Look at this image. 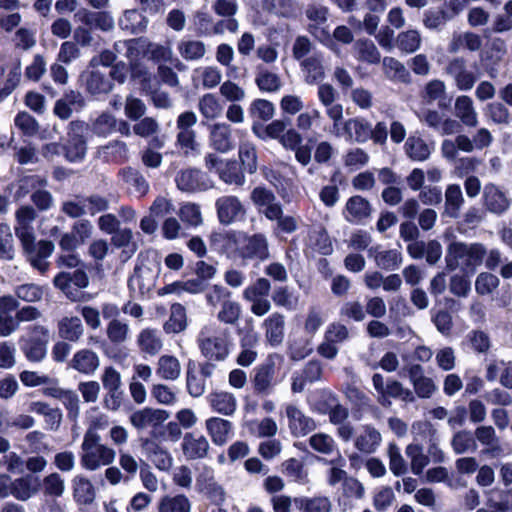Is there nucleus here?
Here are the masks:
<instances>
[{
  "instance_id": "nucleus-1",
  "label": "nucleus",
  "mask_w": 512,
  "mask_h": 512,
  "mask_svg": "<svg viewBox=\"0 0 512 512\" xmlns=\"http://www.w3.org/2000/svg\"><path fill=\"white\" fill-rule=\"evenodd\" d=\"M487 251L481 243L452 242L445 257L449 270L460 269L466 274H473L479 267Z\"/></svg>"
},
{
  "instance_id": "nucleus-2",
  "label": "nucleus",
  "mask_w": 512,
  "mask_h": 512,
  "mask_svg": "<svg viewBox=\"0 0 512 512\" xmlns=\"http://www.w3.org/2000/svg\"><path fill=\"white\" fill-rule=\"evenodd\" d=\"M200 352L207 361H224L231 347L230 332L217 324L205 325L197 338Z\"/></svg>"
},
{
  "instance_id": "nucleus-3",
  "label": "nucleus",
  "mask_w": 512,
  "mask_h": 512,
  "mask_svg": "<svg viewBox=\"0 0 512 512\" xmlns=\"http://www.w3.org/2000/svg\"><path fill=\"white\" fill-rule=\"evenodd\" d=\"M114 448L104 444L101 436L83 437L81 443L80 464L88 471H96L111 465L116 459Z\"/></svg>"
},
{
  "instance_id": "nucleus-4",
  "label": "nucleus",
  "mask_w": 512,
  "mask_h": 512,
  "mask_svg": "<svg viewBox=\"0 0 512 512\" xmlns=\"http://www.w3.org/2000/svg\"><path fill=\"white\" fill-rule=\"evenodd\" d=\"M23 250V254L26 257L30 265L44 274L50 267L48 258L54 251V244L48 240L35 241V235L27 236L26 232H20L19 238Z\"/></svg>"
},
{
  "instance_id": "nucleus-5",
  "label": "nucleus",
  "mask_w": 512,
  "mask_h": 512,
  "mask_svg": "<svg viewBox=\"0 0 512 512\" xmlns=\"http://www.w3.org/2000/svg\"><path fill=\"white\" fill-rule=\"evenodd\" d=\"M330 133L336 138H344L348 142L366 143L371 138V122L364 117L338 120L332 123Z\"/></svg>"
},
{
  "instance_id": "nucleus-6",
  "label": "nucleus",
  "mask_w": 512,
  "mask_h": 512,
  "mask_svg": "<svg viewBox=\"0 0 512 512\" xmlns=\"http://www.w3.org/2000/svg\"><path fill=\"white\" fill-rule=\"evenodd\" d=\"M211 247L216 251L225 254L228 258H240L242 244L246 234L235 230L214 231L210 235Z\"/></svg>"
},
{
  "instance_id": "nucleus-7",
  "label": "nucleus",
  "mask_w": 512,
  "mask_h": 512,
  "mask_svg": "<svg viewBox=\"0 0 512 512\" xmlns=\"http://www.w3.org/2000/svg\"><path fill=\"white\" fill-rule=\"evenodd\" d=\"M204 160L207 169L210 171L214 170L225 183L234 185L243 184L244 175L236 161L222 159L213 153L207 154Z\"/></svg>"
},
{
  "instance_id": "nucleus-8",
  "label": "nucleus",
  "mask_w": 512,
  "mask_h": 512,
  "mask_svg": "<svg viewBox=\"0 0 512 512\" xmlns=\"http://www.w3.org/2000/svg\"><path fill=\"white\" fill-rule=\"evenodd\" d=\"M88 126L83 121H72L69 124L68 139L65 146V156L70 162L82 160L86 154V140Z\"/></svg>"
},
{
  "instance_id": "nucleus-9",
  "label": "nucleus",
  "mask_w": 512,
  "mask_h": 512,
  "mask_svg": "<svg viewBox=\"0 0 512 512\" xmlns=\"http://www.w3.org/2000/svg\"><path fill=\"white\" fill-rule=\"evenodd\" d=\"M149 49V40L147 38H134L129 40H120L115 42L114 50L116 53L125 56L130 64L132 73L140 64V61L147 58Z\"/></svg>"
},
{
  "instance_id": "nucleus-10",
  "label": "nucleus",
  "mask_w": 512,
  "mask_h": 512,
  "mask_svg": "<svg viewBox=\"0 0 512 512\" xmlns=\"http://www.w3.org/2000/svg\"><path fill=\"white\" fill-rule=\"evenodd\" d=\"M53 283L69 299L76 301L78 299V291H74L73 286L78 289H84L89 285V278L84 270L78 269L74 272H60L55 276Z\"/></svg>"
},
{
  "instance_id": "nucleus-11",
  "label": "nucleus",
  "mask_w": 512,
  "mask_h": 512,
  "mask_svg": "<svg viewBox=\"0 0 512 512\" xmlns=\"http://www.w3.org/2000/svg\"><path fill=\"white\" fill-rule=\"evenodd\" d=\"M415 394L422 399H428L437 391V385L430 377L425 376L420 364H410L405 367Z\"/></svg>"
},
{
  "instance_id": "nucleus-12",
  "label": "nucleus",
  "mask_w": 512,
  "mask_h": 512,
  "mask_svg": "<svg viewBox=\"0 0 512 512\" xmlns=\"http://www.w3.org/2000/svg\"><path fill=\"white\" fill-rule=\"evenodd\" d=\"M270 257L268 240L263 234L247 236L242 244L240 258L245 260L257 259L265 261Z\"/></svg>"
},
{
  "instance_id": "nucleus-13",
  "label": "nucleus",
  "mask_w": 512,
  "mask_h": 512,
  "mask_svg": "<svg viewBox=\"0 0 512 512\" xmlns=\"http://www.w3.org/2000/svg\"><path fill=\"white\" fill-rule=\"evenodd\" d=\"M183 455L188 460L204 459L210 451V443L204 435L186 433L181 443Z\"/></svg>"
},
{
  "instance_id": "nucleus-14",
  "label": "nucleus",
  "mask_w": 512,
  "mask_h": 512,
  "mask_svg": "<svg viewBox=\"0 0 512 512\" xmlns=\"http://www.w3.org/2000/svg\"><path fill=\"white\" fill-rule=\"evenodd\" d=\"M382 443V435L372 425H363L360 427L354 438L355 448L362 454H374Z\"/></svg>"
},
{
  "instance_id": "nucleus-15",
  "label": "nucleus",
  "mask_w": 512,
  "mask_h": 512,
  "mask_svg": "<svg viewBox=\"0 0 512 512\" xmlns=\"http://www.w3.org/2000/svg\"><path fill=\"white\" fill-rule=\"evenodd\" d=\"M176 183L183 192L205 191L213 187L206 174L197 169L182 171L176 177Z\"/></svg>"
},
{
  "instance_id": "nucleus-16",
  "label": "nucleus",
  "mask_w": 512,
  "mask_h": 512,
  "mask_svg": "<svg viewBox=\"0 0 512 512\" xmlns=\"http://www.w3.org/2000/svg\"><path fill=\"white\" fill-rule=\"evenodd\" d=\"M317 97L321 105L325 108L327 117L333 122L343 120V106L335 103L337 91L328 83H322L318 86Z\"/></svg>"
},
{
  "instance_id": "nucleus-17",
  "label": "nucleus",
  "mask_w": 512,
  "mask_h": 512,
  "mask_svg": "<svg viewBox=\"0 0 512 512\" xmlns=\"http://www.w3.org/2000/svg\"><path fill=\"white\" fill-rule=\"evenodd\" d=\"M158 278V272L151 267L142 265L136 267L134 273L128 281L129 288L138 292L140 295H146L153 290Z\"/></svg>"
},
{
  "instance_id": "nucleus-18",
  "label": "nucleus",
  "mask_w": 512,
  "mask_h": 512,
  "mask_svg": "<svg viewBox=\"0 0 512 512\" xmlns=\"http://www.w3.org/2000/svg\"><path fill=\"white\" fill-rule=\"evenodd\" d=\"M166 410L158 408L145 407L133 412L129 421L136 429H145L149 426L156 427L169 418Z\"/></svg>"
},
{
  "instance_id": "nucleus-19",
  "label": "nucleus",
  "mask_w": 512,
  "mask_h": 512,
  "mask_svg": "<svg viewBox=\"0 0 512 512\" xmlns=\"http://www.w3.org/2000/svg\"><path fill=\"white\" fill-rule=\"evenodd\" d=\"M285 413L290 432L296 437L304 436L316 428L315 421L294 404H288L285 407Z\"/></svg>"
},
{
  "instance_id": "nucleus-20",
  "label": "nucleus",
  "mask_w": 512,
  "mask_h": 512,
  "mask_svg": "<svg viewBox=\"0 0 512 512\" xmlns=\"http://www.w3.org/2000/svg\"><path fill=\"white\" fill-rule=\"evenodd\" d=\"M209 145L220 153H227L234 148L232 129L227 123H214L209 126Z\"/></svg>"
},
{
  "instance_id": "nucleus-21",
  "label": "nucleus",
  "mask_w": 512,
  "mask_h": 512,
  "mask_svg": "<svg viewBox=\"0 0 512 512\" xmlns=\"http://www.w3.org/2000/svg\"><path fill=\"white\" fill-rule=\"evenodd\" d=\"M446 72L455 81L459 90L468 91L473 88L476 82L474 73L466 69V62L462 58H455L446 67Z\"/></svg>"
},
{
  "instance_id": "nucleus-22",
  "label": "nucleus",
  "mask_w": 512,
  "mask_h": 512,
  "mask_svg": "<svg viewBox=\"0 0 512 512\" xmlns=\"http://www.w3.org/2000/svg\"><path fill=\"white\" fill-rule=\"evenodd\" d=\"M100 366L98 354L91 349H81L77 351L69 362V367L77 372L91 376Z\"/></svg>"
},
{
  "instance_id": "nucleus-23",
  "label": "nucleus",
  "mask_w": 512,
  "mask_h": 512,
  "mask_svg": "<svg viewBox=\"0 0 512 512\" xmlns=\"http://www.w3.org/2000/svg\"><path fill=\"white\" fill-rule=\"evenodd\" d=\"M252 384L255 393L262 395L270 394L275 384L274 363L268 362L257 366L254 369Z\"/></svg>"
},
{
  "instance_id": "nucleus-24",
  "label": "nucleus",
  "mask_w": 512,
  "mask_h": 512,
  "mask_svg": "<svg viewBox=\"0 0 512 512\" xmlns=\"http://www.w3.org/2000/svg\"><path fill=\"white\" fill-rule=\"evenodd\" d=\"M368 256L383 270H395L402 263V253L397 249L386 250L381 246H374L369 248Z\"/></svg>"
},
{
  "instance_id": "nucleus-25",
  "label": "nucleus",
  "mask_w": 512,
  "mask_h": 512,
  "mask_svg": "<svg viewBox=\"0 0 512 512\" xmlns=\"http://www.w3.org/2000/svg\"><path fill=\"white\" fill-rule=\"evenodd\" d=\"M207 434L216 446H224L232 434V423L229 420L211 417L205 421Z\"/></svg>"
},
{
  "instance_id": "nucleus-26",
  "label": "nucleus",
  "mask_w": 512,
  "mask_h": 512,
  "mask_svg": "<svg viewBox=\"0 0 512 512\" xmlns=\"http://www.w3.org/2000/svg\"><path fill=\"white\" fill-rule=\"evenodd\" d=\"M266 341L273 347L279 346L284 340L285 317L278 312L268 316L263 324Z\"/></svg>"
},
{
  "instance_id": "nucleus-27",
  "label": "nucleus",
  "mask_w": 512,
  "mask_h": 512,
  "mask_svg": "<svg viewBox=\"0 0 512 512\" xmlns=\"http://www.w3.org/2000/svg\"><path fill=\"white\" fill-rule=\"evenodd\" d=\"M300 67L304 73V80L309 85L319 83L325 77L323 56L321 53H312L301 61Z\"/></svg>"
},
{
  "instance_id": "nucleus-28",
  "label": "nucleus",
  "mask_w": 512,
  "mask_h": 512,
  "mask_svg": "<svg viewBox=\"0 0 512 512\" xmlns=\"http://www.w3.org/2000/svg\"><path fill=\"white\" fill-rule=\"evenodd\" d=\"M111 244L113 247L122 249L120 259L128 261L138 250V245L134 241V234L130 228H122L111 234Z\"/></svg>"
},
{
  "instance_id": "nucleus-29",
  "label": "nucleus",
  "mask_w": 512,
  "mask_h": 512,
  "mask_svg": "<svg viewBox=\"0 0 512 512\" xmlns=\"http://www.w3.org/2000/svg\"><path fill=\"white\" fill-rule=\"evenodd\" d=\"M39 491V479L30 474L10 483V495L20 501H27Z\"/></svg>"
},
{
  "instance_id": "nucleus-30",
  "label": "nucleus",
  "mask_w": 512,
  "mask_h": 512,
  "mask_svg": "<svg viewBox=\"0 0 512 512\" xmlns=\"http://www.w3.org/2000/svg\"><path fill=\"white\" fill-rule=\"evenodd\" d=\"M206 289V283L201 279H189L186 281H175L171 284H168L161 288L158 291L160 296L175 294L177 296H182L184 293L188 294H199L202 293Z\"/></svg>"
},
{
  "instance_id": "nucleus-31",
  "label": "nucleus",
  "mask_w": 512,
  "mask_h": 512,
  "mask_svg": "<svg viewBox=\"0 0 512 512\" xmlns=\"http://www.w3.org/2000/svg\"><path fill=\"white\" fill-rule=\"evenodd\" d=\"M119 27L129 34H141L148 25V19L137 9H128L118 20Z\"/></svg>"
},
{
  "instance_id": "nucleus-32",
  "label": "nucleus",
  "mask_w": 512,
  "mask_h": 512,
  "mask_svg": "<svg viewBox=\"0 0 512 512\" xmlns=\"http://www.w3.org/2000/svg\"><path fill=\"white\" fill-rule=\"evenodd\" d=\"M137 345L142 353L154 356L163 348V341L158 330L145 328L137 336Z\"/></svg>"
},
{
  "instance_id": "nucleus-33",
  "label": "nucleus",
  "mask_w": 512,
  "mask_h": 512,
  "mask_svg": "<svg viewBox=\"0 0 512 512\" xmlns=\"http://www.w3.org/2000/svg\"><path fill=\"white\" fill-rule=\"evenodd\" d=\"M181 363L173 355H162L156 363V375L166 381H176L181 375Z\"/></svg>"
},
{
  "instance_id": "nucleus-34",
  "label": "nucleus",
  "mask_w": 512,
  "mask_h": 512,
  "mask_svg": "<svg viewBox=\"0 0 512 512\" xmlns=\"http://www.w3.org/2000/svg\"><path fill=\"white\" fill-rule=\"evenodd\" d=\"M455 115L468 127H475L478 124V114L475 110L473 100L466 95H461L455 100Z\"/></svg>"
},
{
  "instance_id": "nucleus-35",
  "label": "nucleus",
  "mask_w": 512,
  "mask_h": 512,
  "mask_svg": "<svg viewBox=\"0 0 512 512\" xmlns=\"http://www.w3.org/2000/svg\"><path fill=\"white\" fill-rule=\"evenodd\" d=\"M218 217L222 224H230L242 213V205L234 196H225L217 201Z\"/></svg>"
},
{
  "instance_id": "nucleus-36",
  "label": "nucleus",
  "mask_w": 512,
  "mask_h": 512,
  "mask_svg": "<svg viewBox=\"0 0 512 512\" xmlns=\"http://www.w3.org/2000/svg\"><path fill=\"white\" fill-rule=\"evenodd\" d=\"M371 213L369 202L359 195L351 197L346 204L345 218L352 223H358L368 218Z\"/></svg>"
},
{
  "instance_id": "nucleus-37",
  "label": "nucleus",
  "mask_w": 512,
  "mask_h": 512,
  "mask_svg": "<svg viewBox=\"0 0 512 512\" xmlns=\"http://www.w3.org/2000/svg\"><path fill=\"white\" fill-rule=\"evenodd\" d=\"M85 84L87 91L92 95L108 94L113 89L111 80L95 68L87 74Z\"/></svg>"
},
{
  "instance_id": "nucleus-38",
  "label": "nucleus",
  "mask_w": 512,
  "mask_h": 512,
  "mask_svg": "<svg viewBox=\"0 0 512 512\" xmlns=\"http://www.w3.org/2000/svg\"><path fill=\"white\" fill-rule=\"evenodd\" d=\"M84 327L77 316L63 317L58 322L59 336L71 342H77L83 335Z\"/></svg>"
},
{
  "instance_id": "nucleus-39",
  "label": "nucleus",
  "mask_w": 512,
  "mask_h": 512,
  "mask_svg": "<svg viewBox=\"0 0 512 512\" xmlns=\"http://www.w3.org/2000/svg\"><path fill=\"white\" fill-rule=\"evenodd\" d=\"M208 401L212 409L223 415H232L237 406L236 398L232 393L219 391L209 395Z\"/></svg>"
},
{
  "instance_id": "nucleus-40",
  "label": "nucleus",
  "mask_w": 512,
  "mask_h": 512,
  "mask_svg": "<svg viewBox=\"0 0 512 512\" xmlns=\"http://www.w3.org/2000/svg\"><path fill=\"white\" fill-rule=\"evenodd\" d=\"M177 50L180 56L187 61H196L204 57L206 45L200 40L183 38L178 42Z\"/></svg>"
},
{
  "instance_id": "nucleus-41",
  "label": "nucleus",
  "mask_w": 512,
  "mask_h": 512,
  "mask_svg": "<svg viewBox=\"0 0 512 512\" xmlns=\"http://www.w3.org/2000/svg\"><path fill=\"white\" fill-rule=\"evenodd\" d=\"M353 55L358 61L368 64L380 62L381 55L375 44L368 39L358 40L353 46Z\"/></svg>"
},
{
  "instance_id": "nucleus-42",
  "label": "nucleus",
  "mask_w": 512,
  "mask_h": 512,
  "mask_svg": "<svg viewBox=\"0 0 512 512\" xmlns=\"http://www.w3.org/2000/svg\"><path fill=\"white\" fill-rule=\"evenodd\" d=\"M294 503L300 512H331L332 510V502L325 496L295 498Z\"/></svg>"
},
{
  "instance_id": "nucleus-43",
  "label": "nucleus",
  "mask_w": 512,
  "mask_h": 512,
  "mask_svg": "<svg viewBox=\"0 0 512 512\" xmlns=\"http://www.w3.org/2000/svg\"><path fill=\"white\" fill-rule=\"evenodd\" d=\"M192 504L184 494L165 495L158 504V512H190Z\"/></svg>"
},
{
  "instance_id": "nucleus-44",
  "label": "nucleus",
  "mask_w": 512,
  "mask_h": 512,
  "mask_svg": "<svg viewBox=\"0 0 512 512\" xmlns=\"http://www.w3.org/2000/svg\"><path fill=\"white\" fill-rule=\"evenodd\" d=\"M187 327L186 309L180 303H175L170 308L169 319L164 324L166 333H180Z\"/></svg>"
},
{
  "instance_id": "nucleus-45",
  "label": "nucleus",
  "mask_w": 512,
  "mask_h": 512,
  "mask_svg": "<svg viewBox=\"0 0 512 512\" xmlns=\"http://www.w3.org/2000/svg\"><path fill=\"white\" fill-rule=\"evenodd\" d=\"M73 494L78 503L89 504L95 498L92 482L83 475H76L72 481Z\"/></svg>"
},
{
  "instance_id": "nucleus-46",
  "label": "nucleus",
  "mask_w": 512,
  "mask_h": 512,
  "mask_svg": "<svg viewBox=\"0 0 512 512\" xmlns=\"http://www.w3.org/2000/svg\"><path fill=\"white\" fill-rule=\"evenodd\" d=\"M197 483L212 502L218 505L224 502L225 491L223 487L214 480L212 471L207 470V477L200 476L197 479Z\"/></svg>"
},
{
  "instance_id": "nucleus-47",
  "label": "nucleus",
  "mask_w": 512,
  "mask_h": 512,
  "mask_svg": "<svg viewBox=\"0 0 512 512\" xmlns=\"http://www.w3.org/2000/svg\"><path fill=\"white\" fill-rule=\"evenodd\" d=\"M146 450L148 458L161 471H168L173 465V458L171 454L153 442L146 443Z\"/></svg>"
},
{
  "instance_id": "nucleus-48",
  "label": "nucleus",
  "mask_w": 512,
  "mask_h": 512,
  "mask_svg": "<svg viewBox=\"0 0 512 512\" xmlns=\"http://www.w3.org/2000/svg\"><path fill=\"white\" fill-rule=\"evenodd\" d=\"M253 201L259 207V211L271 220L279 219L282 209L275 201L274 194H252Z\"/></svg>"
},
{
  "instance_id": "nucleus-49",
  "label": "nucleus",
  "mask_w": 512,
  "mask_h": 512,
  "mask_svg": "<svg viewBox=\"0 0 512 512\" xmlns=\"http://www.w3.org/2000/svg\"><path fill=\"white\" fill-rule=\"evenodd\" d=\"M487 506L493 512H507L512 510V491H501L498 489H491L487 493Z\"/></svg>"
},
{
  "instance_id": "nucleus-50",
  "label": "nucleus",
  "mask_w": 512,
  "mask_h": 512,
  "mask_svg": "<svg viewBox=\"0 0 512 512\" xmlns=\"http://www.w3.org/2000/svg\"><path fill=\"white\" fill-rule=\"evenodd\" d=\"M451 446L456 454L475 452L478 448L474 434L468 430L456 432L451 439Z\"/></svg>"
},
{
  "instance_id": "nucleus-51",
  "label": "nucleus",
  "mask_w": 512,
  "mask_h": 512,
  "mask_svg": "<svg viewBox=\"0 0 512 512\" xmlns=\"http://www.w3.org/2000/svg\"><path fill=\"white\" fill-rule=\"evenodd\" d=\"M405 453L410 459V467L413 474L420 475L430 462L429 456L423 452V447L419 444L411 443L406 446Z\"/></svg>"
},
{
  "instance_id": "nucleus-52",
  "label": "nucleus",
  "mask_w": 512,
  "mask_h": 512,
  "mask_svg": "<svg viewBox=\"0 0 512 512\" xmlns=\"http://www.w3.org/2000/svg\"><path fill=\"white\" fill-rule=\"evenodd\" d=\"M405 149L411 159L424 161L430 156L432 147L421 137L410 136L405 143Z\"/></svg>"
},
{
  "instance_id": "nucleus-53",
  "label": "nucleus",
  "mask_w": 512,
  "mask_h": 512,
  "mask_svg": "<svg viewBox=\"0 0 512 512\" xmlns=\"http://www.w3.org/2000/svg\"><path fill=\"white\" fill-rule=\"evenodd\" d=\"M41 485L43 494L53 498L62 497L66 489L65 480L58 472L46 475L42 479Z\"/></svg>"
},
{
  "instance_id": "nucleus-54",
  "label": "nucleus",
  "mask_w": 512,
  "mask_h": 512,
  "mask_svg": "<svg viewBox=\"0 0 512 512\" xmlns=\"http://www.w3.org/2000/svg\"><path fill=\"white\" fill-rule=\"evenodd\" d=\"M198 109L204 118L213 120L222 114L223 106L216 95L208 93L199 99Z\"/></svg>"
},
{
  "instance_id": "nucleus-55",
  "label": "nucleus",
  "mask_w": 512,
  "mask_h": 512,
  "mask_svg": "<svg viewBox=\"0 0 512 512\" xmlns=\"http://www.w3.org/2000/svg\"><path fill=\"white\" fill-rule=\"evenodd\" d=\"M397 47L405 53L417 51L422 44L421 33L416 29L400 32L396 38Z\"/></svg>"
},
{
  "instance_id": "nucleus-56",
  "label": "nucleus",
  "mask_w": 512,
  "mask_h": 512,
  "mask_svg": "<svg viewBox=\"0 0 512 512\" xmlns=\"http://www.w3.org/2000/svg\"><path fill=\"white\" fill-rule=\"evenodd\" d=\"M383 70L387 78L393 81L408 82L410 74L404 64L393 57H385L382 61Z\"/></svg>"
},
{
  "instance_id": "nucleus-57",
  "label": "nucleus",
  "mask_w": 512,
  "mask_h": 512,
  "mask_svg": "<svg viewBox=\"0 0 512 512\" xmlns=\"http://www.w3.org/2000/svg\"><path fill=\"white\" fill-rule=\"evenodd\" d=\"M20 347L28 360L39 362L44 359L47 352V344L44 341H36L27 338H20Z\"/></svg>"
},
{
  "instance_id": "nucleus-58",
  "label": "nucleus",
  "mask_w": 512,
  "mask_h": 512,
  "mask_svg": "<svg viewBox=\"0 0 512 512\" xmlns=\"http://www.w3.org/2000/svg\"><path fill=\"white\" fill-rule=\"evenodd\" d=\"M147 58L155 62L174 64L176 67H180L182 65V63L177 58L173 57L172 49L169 46L161 45L151 41H149Z\"/></svg>"
},
{
  "instance_id": "nucleus-59",
  "label": "nucleus",
  "mask_w": 512,
  "mask_h": 512,
  "mask_svg": "<svg viewBox=\"0 0 512 512\" xmlns=\"http://www.w3.org/2000/svg\"><path fill=\"white\" fill-rule=\"evenodd\" d=\"M238 156L243 170L248 173H254L257 169V155L255 145L244 141L239 145Z\"/></svg>"
},
{
  "instance_id": "nucleus-60",
  "label": "nucleus",
  "mask_w": 512,
  "mask_h": 512,
  "mask_svg": "<svg viewBox=\"0 0 512 512\" xmlns=\"http://www.w3.org/2000/svg\"><path fill=\"white\" fill-rule=\"evenodd\" d=\"M387 457L389 460V469L393 475L401 476L407 472V463L401 454L400 448L395 442H390L388 444Z\"/></svg>"
},
{
  "instance_id": "nucleus-61",
  "label": "nucleus",
  "mask_w": 512,
  "mask_h": 512,
  "mask_svg": "<svg viewBox=\"0 0 512 512\" xmlns=\"http://www.w3.org/2000/svg\"><path fill=\"white\" fill-rule=\"evenodd\" d=\"M309 245L322 255H329L333 251L332 242L327 232L321 227L310 231Z\"/></svg>"
},
{
  "instance_id": "nucleus-62",
  "label": "nucleus",
  "mask_w": 512,
  "mask_h": 512,
  "mask_svg": "<svg viewBox=\"0 0 512 512\" xmlns=\"http://www.w3.org/2000/svg\"><path fill=\"white\" fill-rule=\"evenodd\" d=\"M129 332V325L119 319H112L106 327L107 338L116 345L124 343L128 339Z\"/></svg>"
},
{
  "instance_id": "nucleus-63",
  "label": "nucleus",
  "mask_w": 512,
  "mask_h": 512,
  "mask_svg": "<svg viewBox=\"0 0 512 512\" xmlns=\"http://www.w3.org/2000/svg\"><path fill=\"white\" fill-rule=\"evenodd\" d=\"M313 351L311 340L305 337H294L289 342L288 355L294 361H300Z\"/></svg>"
},
{
  "instance_id": "nucleus-64",
  "label": "nucleus",
  "mask_w": 512,
  "mask_h": 512,
  "mask_svg": "<svg viewBox=\"0 0 512 512\" xmlns=\"http://www.w3.org/2000/svg\"><path fill=\"white\" fill-rule=\"evenodd\" d=\"M311 448L319 453L330 455L334 451L340 452L335 440L328 434L316 433L309 438Z\"/></svg>"
}]
</instances>
